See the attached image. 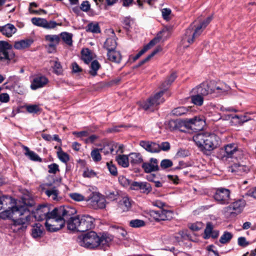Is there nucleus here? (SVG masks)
<instances>
[{"mask_svg": "<svg viewBox=\"0 0 256 256\" xmlns=\"http://www.w3.org/2000/svg\"><path fill=\"white\" fill-rule=\"evenodd\" d=\"M76 210L69 206H62L54 208L51 212L46 205L39 206L32 212V216L38 221L46 220L45 226L50 232H56L64 224L66 218L74 215Z\"/></svg>", "mask_w": 256, "mask_h": 256, "instance_id": "nucleus-1", "label": "nucleus"}, {"mask_svg": "<svg viewBox=\"0 0 256 256\" xmlns=\"http://www.w3.org/2000/svg\"><path fill=\"white\" fill-rule=\"evenodd\" d=\"M230 90V87L224 83L215 84L213 82H203L192 90L194 94L202 96H210L218 97L225 95Z\"/></svg>", "mask_w": 256, "mask_h": 256, "instance_id": "nucleus-2", "label": "nucleus"}, {"mask_svg": "<svg viewBox=\"0 0 256 256\" xmlns=\"http://www.w3.org/2000/svg\"><path fill=\"white\" fill-rule=\"evenodd\" d=\"M72 215L64 220L66 222L67 228L72 232H84L94 228V219L88 216L83 215L72 216Z\"/></svg>", "mask_w": 256, "mask_h": 256, "instance_id": "nucleus-3", "label": "nucleus"}, {"mask_svg": "<svg viewBox=\"0 0 256 256\" xmlns=\"http://www.w3.org/2000/svg\"><path fill=\"white\" fill-rule=\"evenodd\" d=\"M214 132L215 134H198L193 136V140L202 150L210 151L219 145L220 138L217 134L219 133L222 134L224 130L220 131L215 130Z\"/></svg>", "mask_w": 256, "mask_h": 256, "instance_id": "nucleus-4", "label": "nucleus"}, {"mask_svg": "<svg viewBox=\"0 0 256 256\" xmlns=\"http://www.w3.org/2000/svg\"><path fill=\"white\" fill-rule=\"evenodd\" d=\"M176 78L175 72L172 73L160 86L162 90L160 92L156 94L153 97L150 98L146 101L142 102L140 104V106L146 110L153 111L156 106L164 102V100L162 98L164 92L166 90L168 86L174 82Z\"/></svg>", "mask_w": 256, "mask_h": 256, "instance_id": "nucleus-5", "label": "nucleus"}, {"mask_svg": "<svg viewBox=\"0 0 256 256\" xmlns=\"http://www.w3.org/2000/svg\"><path fill=\"white\" fill-rule=\"evenodd\" d=\"M30 218V211L27 206L22 210V214H18V218L12 220V223L10 226L11 230L14 232H24L27 228Z\"/></svg>", "mask_w": 256, "mask_h": 256, "instance_id": "nucleus-6", "label": "nucleus"}, {"mask_svg": "<svg viewBox=\"0 0 256 256\" xmlns=\"http://www.w3.org/2000/svg\"><path fill=\"white\" fill-rule=\"evenodd\" d=\"M212 20V18L211 16L207 18L206 20L196 26L194 30L191 28H188L185 33V36L182 40L183 44H184L186 42H187L189 44L193 43L194 40L202 34L203 30Z\"/></svg>", "mask_w": 256, "mask_h": 256, "instance_id": "nucleus-7", "label": "nucleus"}, {"mask_svg": "<svg viewBox=\"0 0 256 256\" xmlns=\"http://www.w3.org/2000/svg\"><path fill=\"white\" fill-rule=\"evenodd\" d=\"M100 236L94 232L90 231L78 237L79 244L83 247L90 248H98L100 243Z\"/></svg>", "mask_w": 256, "mask_h": 256, "instance_id": "nucleus-8", "label": "nucleus"}, {"mask_svg": "<svg viewBox=\"0 0 256 256\" xmlns=\"http://www.w3.org/2000/svg\"><path fill=\"white\" fill-rule=\"evenodd\" d=\"M86 201L90 206L95 210L104 208L106 207V199L99 192L92 193Z\"/></svg>", "mask_w": 256, "mask_h": 256, "instance_id": "nucleus-9", "label": "nucleus"}, {"mask_svg": "<svg viewBox=\"0 0 256 256\" xmlns=\"http://www.w3.org/2000/svg\"><path fill=\"white\" fill-rule=\"evenodd\" d=\"M12 46L7 42L0 40V62L7 60L8 62L14 57Z\"/></svg>", "mask_w": 256, "mask_h": 256, "instance_id": "nucleus-10", "label": "nucleus"}, {"mask_svg": "<svg viewBox=\"0 0 256 256\" xmlns=\"http://www.w3.org/2000/svg\"><path fill=\"white\" fill-rule=\"evenodd\" d=\"M246 205V200L242 198L234 200L228 206L225 207L223 211L226 214H240Z\"/></svg>", "mask_w": 256, "mask_h": 256, "instance_id": "nucleus-11", "label": "nucleus"}, {"mask_svg": "<svg viewBox=\"0 0 256 256\" xmlns=\"http://www.w3.org/2000/svg\"><path fill=\"white\" fill-rule=\"evenodd\" d=\"M230 192L228 189L220 188L216 189L214 198L220 204H228L230 200Z\"/></svg>", "mask_w": 256, "mask_h": 256, "instance_id": "nucleus-12", "label": "nucleus"}, {"mask_svg": "<svg viewBox=\"0 0 256 256\" xmlns=\"http://www.w3.org/2000/svg\"><path fill=\"white\" fill-rule=\"evenodd\" d=\"M27 206L26 205H16L0 212V218L2 219L12 218L14 220L16 218H18V214H22V210L26 208Z\"/></svg>", "mask_w": 256, "mask_h": 256, "instance_id": "nucleus-13", "label": "nucleus"}, {"mask_svg": "<svg viewBox=\"0 0 256 256\" xmlns=\"http://www.w3.org/2000/svg\"><path fill=\"white\" fill-rule=\"evenodd\" d=\"M124 146L122 144H119L114 142H110L105 144L104 146L100 148V152L105 155H108L110 154H116L118 153H122Z\"/></svg>", "mask_w": 256, "mask_h": 256, "instance_id": "nucleus-14", "label": "nucleus"}, {"mask_svg": "<svg viewBox=\"0 0 256 256\" xmlns=\"http://www.w3.org/2000/svg\"><path fill=\"white\" fill-rule=\"evenodd\" d=\"M150 214L156 221L170 220L174 215L172 211L164 209L158 210H150Z\"/></svg>", "mask_w": 256, "mask_h": 256, "instance_id": "nucleus-15", "label": "nucleus"}, {"mask_svg": "<svg viewBox=\"0 0 256 256\" xmlns=\"http://www.w3.org/2000/svg\"><path fill=\"white\" fill-rule=\"evenodd\" d=\"M44 41L48 52L52 53L56 51V47L60 42V37L58 35L47 34L44 36Z\"/></svg>", "mask_w": 256, "mask_h": 256, "instance_id": "nucleus-16", "label": "nucleus"}, {"mask_svg": "<svg viewBox=\"0 0 256 256\" xmlns=\"http://www.w3.org/2000/svg\"><path fill=\"white\" fill-rule=\"evenodd\" d=\"M186 124L192 129L196 130H202L206 125V119L204 116H196L193 118H190L186 120Z\"/></svg>", "mask_w": 256, "mask_h": 256, "instance_id": "nucleus-17", "label": "nucleus"}, {"mask_svg": "<svg viewBox=\"0 0 256 256\" xmlns=\"http://www.w3.org/2000/svg\"><path fill=\"white\" fill-rule=\"evenodd\" d=\"M48 82L49 80L46 76L42 74H38L34 76L32 80L31 81L30 88L32 90H36L44 87Z\"/></svg>", "mask_w": 256, "mask_h": 256, "instance_id": "nucleus-18", "label": "nucleus"}, {"mask_svg": "<svg viewBox=\"0 0 256 256\" xmlns=\"http://www.w3.org/2000/svg\"><path fill=\"white\" fill-rule=\"evenodd\" d=\"M142 167L146 173H150L159 170L158 160L155 158H150L148 162H142Z\"/></svg>", "mask_w": 256, "mask_h": 256, "instance_id": "nucleus-19", "label": "nucleus"}, {"mask_svg": "<svg viewBox=\"0 0 256 256\" xmlns=\"http://www.w3.org/2000/svg\"><path fill=\"white\" fill-rule=\"evenodd\" d=\"M249 170V166L240 164H234L229 168V171L239 176L244 175L247 174Z\"/></svg>", "mask_w": 256, "mask_h": 256, "instance_id": "nucleus-20", "label": "nucleus"}, {"mask_svg": "<svg viewBox=\"0 0 256 256\" xmlns=\"http://www.w3.org/2000/svg\"><path fill=\"white\" fill-rule=\"evenodd\" d=\"M140 145L150 152L156 153L160 152L159 144L156 142L142 140L140 142Z\"/></svg>", "mask_w": 256, "mask_h": 256, "instance_id": "nucleus-21", "label": "nucleus"}, {"mask_svg": "<svg viewBox=\"0 0 256 256\" xmlns=\"http://www.w3.org/2000/svg\"><path fill=\"white\" fill-rule=\"evenodd\" d=\"M132 200L127 197H123L118 203V210L120 212H126L132 208Z\"/></svg>", "mask_w": 256, "mask_h": 256, "instance_id": "nucleus-22", "label": "nucleus"}, {"mask_svg": "<svg viewBox=\"0 0 256 256\" xmlns=\"http://www.w3.org/2000/svg\"><path fill=\"white\" fill-rule=\"evenodd\" d=\"M132 186L134 190H140L144 193L148 194L152 190L150 184L146 182H134Z\"/></svg>", "mask_w": 256, "mask_h": 256, "instance_id": "nucleus-23", "label": "nucleus"}, {"mask_svg": "<svg viewBox=\"0 0 256 256\" xmlns=\"http://www.w3.org/2000/svg\"><path fill=\"white\" fill-rule=\"evenodd\" d=\"M113 239V237L108 234H103L101 236H100V240L98 242L100 244L98 246V248L105 250L107 247H108L110 243Z\"/></svg>", "mask_w": 256, "mask_h": 256, "instance_id": "nucleus-24", "label": "nucleus"}, {"mask_svg": "<svg viewBox=\"0 0 256 256\" xmlns=\"http://www.w3.org/2000/svg\"><path fill=\"white\" fill-rule=\"evenodd\" d=\"M0 32L8 38L11 37L16 32V28L11 24H8L4 26H0Z\"/></svg>", "mask_w": 256, "mask_h": 256, "instance_id": "nucleus-25", "label": "nucleus"}, {"mask_svg": "<svg viewBox=\"0 0 256 256\" xmlns=\"http://www.w3.org/2000/svg\"><path fill=\"white\" fill-rule=\"evenodd\" d=\"M44 232L43 226L40 223H36L32 226L31 235L34 238H40L42 237Z\"/></svg>", "mask_w": 256, "mask_h": 256, "instance_id": "nucleus-26", "label": "nucleus"}, {"mask_svg": "<svg viewBox=\"0 0 256 256\" xmlns=\"http://www.w3.org/2000/svg\"><path fill=\"white\" fill-rule=\"evenodd\" d=\"M224 152L225 153L224 156L232 158L236 155L238 152L236 146L234 144H230L225 146Z\"/></svg>", "mask_w": 256, "mask_h": 256, "instance_id": "nucleus-27", "label": "nucleus"}, {"mask_svg": "<svg viewBox=\"0 0 256 256\" xmlns=\"http://www.w3.org/2000/svg\"><path fill=\"white\" fill-rule=\"evenodd\" d=\"M112 36L111 38H108L104 44V48L108 50V52L114 50L117 46L116 37L114 34V31H112Z\"/></svg>", "mask_w": 256, "mask_h": 256, "instance_id": "nucleus-28", "label": "nucleus"}, {"mask_svg": "<svg viewBox=\"0 0 256 256\" xmlns=\"http://www.w3.org/2000/svg\"><path fill=\"white\" fill-rule=\"evenodd\" d=\"M228 116L229 118H231L230 123L233 125L241 124L248 120L245 116L230 114Z\"/></svg>", "mask_w": 256, "mask_h": 256, "instance_id": "nucleus-29", "label": "nucleus"}, {"mask_svg": "<svg viewBox=\"0 0 256 256\" xmlns=\"http://www.w3.org/2000/svg\"><path fill=\"white\" fill-rule=\"evenodd\" d=\"M158 41V39L156 38H154L152 39L150 42L145 46L144 48L140 50L138 54H137L134 57V60H138L141 56H142L148 50L150 49L152 46H154Z\"/></svg>", "mask_w": 256, "mask_h": 256, "instance_id": "nucleus-30", "label": "nucleus"}, {"mask_svg": "<svg viewBox=\"0 0 256 256\" xmlns=\"http://www.w3.org/2000/svg\"><path fill=\"white\" fill-rule=\"evenodd\" d=\"M107 56L110 61L116 63H120L122 59L120 52L118 51L115 50L108 51Z\"/></svg>", "mask_w": 256, "mask_h": 256, "instance_id": "nucleus-31", "label": "nucleus"}, {"mask_svg": "<svg viewBox=\"0 0 256 256\" xmlns=\"http://www.w3.org/2000/svg\"><path fill=\"white\" fill-rule=\"evenodd\" d=\"M33 40L30 39L23 40L16 42L14 44V48L16 50H22L30 46L32 44Z\"/></svg>", "mask_w": 256, "mask_h": 256, "instance_id": "nucleus-32", "label": "nucleus"}, {"mask_svg": "<svg viewBox=\"0 0 256 256\" xmlns=\"http://www.w3.org/2000/svg\"><path fill=\"white\" fill-rule=\"evenodd\" d=\"M116 160L118 164L123 168H128L129 166V155L118 154L116 158Z\"/></svg>", "mask_w": 256, "mask_h": 256, "instance_id": "nucleus-33", "label": "nucleus"}, {"mask_svg": "<svg viewBox=\"0 0 256 256\" xmlns=\"http://www.w3.org/2000/svg\"><path fill=\"white\" fill-rule=\"evenodd\" d=\"M46 194L52 200H58L59 191L56 187L50 188L44 190Z\"/></svg>", "mask_w": 256, "mask_h": 256, "instance_id": "nucleus-34", "label": "nucleus"}, {"mask_svg": "<svg viewBox=\"0 0 256 256\" xmlns=\"http://www.w3.org/2000/svg\"><path fill=\"white\" fill-rule=\"evenodd\" d=\"M130 162L132 164H138L143 162V158L140 154L132 152L129 154Z\"/></svg>", "mask_w": 256, "mask_h": 256, "instance_id": "nucleus-35", "label": "nucleus"}, {"mask_svg": "<svg viewBox=\"0 0 256 256\" xmlns=\"http://www.w3.org/2000/svg\"><path fill=\"white\" fill-rule=\"evenodd\" d=\"M24 148L26 150L25 155L31 160L40 162L42 161V158L36 152L30 150L28 148L24 146Z\"/></svg>", "mask_w": 256, "mask_h": 256, "instance_id": "nucleus-36", "label": "nucleus"}, {"mask_svg": "<svg viewBox=\"0 0 256 256\" xmlns=\"http://www.w3.org/2000/svg\"><path fill=\"white\" fill-rule=\"evenodd\" d=\"M60 38H61L63 42L69 46L72 44V34L68 32H62L60 34Z\"/></svg>", "mask_w": 256, "mask_h": 256, "instance_id": "nucleus-37", "label": "nucleus"}, {"mask_svg": "<svg viewBox=\"0 0 256 256\" xmlns=\"http://www.w3.org/2000/svg\"><path fill=\"white\" fill-rule=\"evenodd\" d=\"M82 59L86 64H88L92 60V53L88 48L82 50Z\"/></svg>", "mask_w": 256, "mask_h": 256, "instance_id": "nucleus-38", "label": "nucleus"}, {"mask_svg": "<svg viewBox=\"0 0 256 256\" xmlns=\"http://www.w3.org/2000/svg\"><path fill=\"white\" fill-rule=\"evenodd\" d=\"M57 155L58 158L64 163H66L70 160L68 154L63 152L60 147L58 148V150L57 152Z\"/></svg>", "mask_w": 256, "mask_h": 256, "instance_id": "nucleus-39", "label": "nucleus"}, {"mask_svg": "<svg viewBox=\"0 0 256 256\" xmlns=\"http://www.w3.org/2000/svg\"><path fill=\"white\" fill-rule=\"evenodd\" d=\"M100 66V64L96 60L92 61L90 64V74L92 76H96L97 74V71L98 70Z\"/></svg>", "mask_w": 256, "mask_h": 256, "instance_id": "nucleus-40", "label": "nucleus"}, {"mask_svg": "<svg viewBox=\"0 0 256 256\" xmlns=\"http://www.w3.org/2000/svg\"><path fill=\"white\" fill-rule=\"evenodd\" d=\"M86 31L92 33L100 32V28L97 23H90L86 27Z\"/></svg>", "mask_w": 256, "mask_h": 256, "instance_id": "nucleus-41", "label": "nucleus"}, {"mask_svg": "<svg viewBox=\"0 0 256 256\" xmlns=\"http://www.w3.org/2000/svg\"><path fill=\"white\" fill-rule=\"evenodd\" d=\"M114 234L118 238H124L126 235V232L121 228H113Z\"/></svg>", "mask_w": 256, "mask_h": 256, "instance_id": "nucleus-42", "label": "nucleus"}, {"mask_svg": "<svg viewBox=\"0 0 256 256\" xmlns=\"http://www.w3.org/2000/svg\"><path fill=\"white\" fill-rule=\"evenodd\" d=\"M26 111L30 114H37L40 112L41 108L38 104H30L26 106Z\"/></svg>", "mask_w": 256, "mask_h": 256, "instance_id": "nucleus-43", "label": "nucleus"}, {"mask_svg": "<svg viewBox=\"0 0 256 256\" xmlns=\"http://www.w3.org/2000/svg\"><path fill=\"white\" fill-rule=\"evenodd\" d=\"M232 238V234L228 232H224L221 236L220 242L222 244L228 242Z\"/></svg>", "mask_w": 256, "mask_h": 256, "instance_id": "nucleus-44", "label": "nucleus"}, {"mask_svg": "<svg viewBox=\"0 0 256 256\" xmlns=\"http://www.w3.org/2000/svg\"><path fill=\"white\" fill-rule=\"evenodd\" d=\"M191 99L194 104L198 106H202L204 102V98L200 94H196V95L192 96Z\"/></svg>", "mask_w": 256, "mask_h": 256, "instance_id": "nucleus-45", "label": "nucleus"}, {"mask_svg": "<svg viewBox=\"0 0 256 256\" xmlns=\"http://www.w3.org/2000/svg\"><path fill=\"white\" fill-rule=\"evenodd\" d=\"M100 152H101L100 148H95L91 152L90 155L94 162H98L101 160Z\"/></svg>", "mask_w": 256, "mask_h": 256, "instance_id": "nucleus-46", "label": "nucleus"}, {"mask_svg": "<svg viewBox=\"0 0 256 256\" xmlns=\"http://www.w3.org/2000/svg\"><path fill=\"white\" fill-rule=\"evenodd\" d=\"M188 110V108L180 106L172 110V114L177 116H180L186 114Z\"/></svg>", "mask_w": 256, "mask_h": 256, "instance_id": "nucleus-47", "label": "nucleus"}, {"mask_svg": "<svg viewBox=\"0 0 256 256\" xmlns=\"http://www.w3.org/2000/svg\"><path fill=\"white\" fill-rule=\"evenodd\" d=\"M213 230V226L210 222H208L206 224V228L204 230V239H208L211 236V234Z\"/></svg>", "mask_w": 256, "mask_h": 256, "instance_id": "nucleus-48", "label": "nucleus"}, {"mask_svg": "<svg viewBox=\"0 0 256 256\" xmlns=\"http://www.w3.org/2000/svg\"><path fill=\"white\" fill-rule=\"evenodd\" d=\"M162 50V48L160 46L157 47L150 54H149L146 58L142 60L139 65L141 66L148 61L152 58L155 54H156L158 52H160Z\"/></svg>", "mask_w": 256, "mask_h": 256, "instance_id": "nucleus-49", "label": "nucleus"}, {"mask_svg": "<svg viewBox=\"0 0 256 256\" xmlns=\"http://www.w3.org/2000/svg\"><path fill=\"white\" fill-rule=\"evenodd\" d=\"M12 202L11 197L8 196H0V210L4 208V205Z\"/></svg>", "mask_w": 256, "mask_h": 256, "instance_id": "nucleus-50", "label": "nucleus"}, {"mask_svg": "<svg viewBox=\"0 0 256 256\" xmlns=\"http://www.w3.org/2000/svg\"><path fill=\"white\" fill-rule=\"evenodd\" d=\"M145 225V222L140 220H132L130 222V226L132 228H140Z\"/></svg>", "mask_w": 256, "mask_h": 256, "instance_id": "nucleus-51", "label": "nucleus"}, {"mask_svg": "<svg viewBox=\"0 0 256 256\" xmlns=\"http://www.w3.org/2000/svg\"><path fill=\"white\" fill-rule=\"evenodd\" d=\"M46 19L39 18H32V22L36 26H41L44 28Z\"/></svg>", "mask_w": 256, "mask_h": 256, "instance_id": "nucleus-52", "label": "nucleus"}, {"mask_svg": "<svg viewBox=\"0 0 256 256\" xmlns=\"http://www.w3.org/2000/svg\"><path fill=\"white\" fill-rule=\"evenodd\" d=\"M171 12V10L170 8H165L162 10V18L167 21L169 20L172 18Z\"/></svg>", "mask_w": 256, "mask_h": 256, "instance_id": "nucleus-53", "label": "nucleus"}, {"mask_svg": "<svg viewBox=\"0 0 256 256\" xmlns=\"http://www.w3.org/2000/svg\"><path fill=\"white\" fill-rule=\"evenodd\" d=\"M106 166L110 172L114 176L118 174V171L116 166L112 162H107Z\"/></svg>", "mask_w": 256, "mask_h": 256, "instance_id": "nucleus-54", "label": "nucleus"}, {"mask_svg": "<svg viewBox=\"0 0 256 256\" xmlns=\"http://www.w3.org/2000/svg\"><path fill=\"white\" fill-rule=\"evenodd\" d=\"M96 172L92 170L86 168L83 172V176L84 178H92L96 176Z\"/></svg>", "mask_w": 256, "mask_h": 256, "instance_id": "nucleus-55", "label": "nucleus"}, {"mask_svg": "<svg viewBox=\"0 0 256 256\" xmlns=\"http://www.w3.org/2000/svg\"><path fill=\"white\" fill-rule=\"evenodd\" d=\"M172 166V162L168 159H164L162 160L160 166L162 169L170 168Z\"/></svg>", "mask_w": 256, "mask_h": 256, "instance_id": "nucleus-56", "label": "nucleus"}, {"mask_svg": "<svg viewBox=\"0 0 256 256\" xmlns=\"http://www.w3.org/2000/svg\"><path fill=\"white\" fill-rule=\"evenodd\" d=\"M58 25H59V24L54 21L50 20L48 22L46 20L44 28L46 29H53Z\"/></svg>", "mask_w": 256, "mask_h": 256, "instance_id": "nucleus-57", "label": "nucleus"}, {"mask_svg": "<svg viewBox=\"0 0 256 256\" xmlns=\"http://www.w3.org/2000/svg\"><path fill=\"white\" fill-rule=\"evenodd\" d=\"M48 172L55 174L59 171L58 166L56 164H52L48 166Z\"/></svg>", "mask_w": 256, "mask_h": 256, "instance_id": "nucleus-58", "label": "nucleus"}, {"mask_svg": "<svg viewBox=\"0 0 256 256\" xmlns=\"http://www.w3.org/2000/svg\"><path fill=\"white\" fill-rule=\"evenodd\" d=\"M70 197L71 198L76 201H82L84 200V196L78 193L70 194Z\"/></svg>", "mask_w": 256, "mask_h": 256, "instance_id": "nucleus-59", "label": "nucleus"}, {"mask_svg": "<svg viewBox=\"0 0 256 256\" xmlns=\"http://www.w3.org/2000/svg\"><path fill=\"white\" fill-rule=\"evenodd\" d=\"M160 152L162 150L163 151H168L170 150V146L168 142H164L159 144Z\"/></svg>", "mask_w": 256, "mask_h": 256, "instance_id": "nucleus-60", "label": "nucleus"}, {"mask_svg": "<svg viewBox=\"0 0 256 256\" xmlns=\"http://www.w3.org/2000/svg\"><path fill=\"white\" fill-rule=\"evenodd\" d=\"M90 6L87 0L83 2L80 6V9L83 12H86L90 9Z\"/></svg>", "mask_w": 256, "mask_h": 256, "instance_id": "nucleus-61", "label": "nucleus"}, {"mask_svg": "<svg viewBox=\"0 0 256 256\" xmlns=\"http://www.w3.org/2000/svg\"><path fill=\"white\" fill-rule=\"evenodd\" d=\"M54 72L57 74H60L62 72V68L61 64L58 62H55L54 65Z\"/></svg>", "mask_w": 256, "mask_h": 256, "instance_id": "nucleus-62", "label": "nucleus"}, {"mask_svg": "<svg viewBox=\"0 0 256 256\" xmlns=\"http://www.w3.org/2000/svg\"><path fill=\"white\" fill-rule=\"evenodd\" d=\"M238 244L240 246L245 247L249 244V242L246 241L244 237H240L238 240Z\"/></svg>", "mask_w": 256, "mask_h": 256, "instance_id": "nucleus-63", "label": "nucleus"}, {"mask_svg": "<svg viewBox=\"0 0 256 256\" xmlns=\"http://www.w3.org/2000/svg\"><path fill=\"white\" fill-rule=\"evenodd\" d=\"M202 222H196L192 224L190 228L193 231H198L202 228Z\"/></svg>", "mask_w": 256, "mask_h": 256, "instance_id": "nucleus-64", "label": "nucleus"}]
</instances>
